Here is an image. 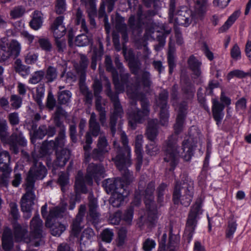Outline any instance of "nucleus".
<instances>
[{"instance_id": "obj_13", "label": "nucleus", "mask_w": 251, "mask_h": 251, "mask_svg": "<svg viewBox=\"0 0 251 251\" xmlns=\"http://www.w3.org/2000/svg\"><path fill=\"white\" fill-rule=\"evenodd\" d=\"M3 145H8L9 150L12 153L17 154L20 149L26 146L27 140L24 136L23 132L16 128L10 136H7L5 141L2 142Z\"/></svg>"}, {"instance_id": "obj_43", "label": "nucleus", "mask_w": 251, "mask_h": 251, "mask_svg": "<svg viewBox=\"0 0 251 251\" xmlns=\"http://www.w3.org/2000/svg\"><path fill=\"white\" fill-rule=\"evenodd\" d=\"M47 227H50L51 228V233L53 236H59L66 228V226L60 223H55L54 224H51L50 226H46Z\"/></svg>"}, {"instance_id": "obj_40", "label": "nucleus", "mask_w": 251, "mask_h": 251, "mask_svg": "<svg viewBox=\"0 0 251 251\" xmlns=\"http://www.w3.org/2000/svg\"><path fill=\"white\" fill-rule=\"evenodd\" d=\"M75 23L77 25H80V31L88 33V28L86 25L84 16L80 8L77 9L75 14Z\"/></svg>"}, {"instance_id": "obj_28", "label": "nucleus", "mask_w": 251, "mask_h": 251, "mask_svg": "<svg viewBox=\"0 0 251 251\" xmlns=\"http://www.w3.org/2000/svg\"><path fill=\"white\" fill-rule=\"evenodd\" d=\"M225 108V105L220 103L216 100H213L212 112L213 117L216 122V124L219 126L221 124L222 120L224 116L223 110Z\"/></svg>"}, {"instance_id": "obj_25", "label": "nucleus", "mask_w": 251, "mask_h": 251, "mask_svg": "<svg viewBox=\"0 0 251 251\" xmlns=\"http://www.w3.org/2000/svg\"><path fill=\"white\" fill-rule=\"evenodd\" d=\"M63 16H59L55 18L50 25V29L54 38L62 37L66 32V28L63 24Z\"/></svg>"}, {"instance_id": "obj_61", "label": "nucleus", "mask_w": 251, "mask_h": 251, "mask_svg": "<svg viewBox=\"0 0 251 251\" xmlns=\"http://www.w3.org/2000/svg\"><path fill=\"white\" fill-rule=\"evenodd\" d=\"M188 104L186 101H181L178 105V117L186 118L187 113Z\"/></svg>"}, {"instance_id": "obj_41", "label": "nucleus", "mask_w": 251, "mask_h": 251, "mask_svg": "<svg viewBox=\"0 0 251 251\" xmlns=\"http://www.w3.org/2000/svg\"><path fill=\"white\" fill-rule=\"evenodd\" d=\"M43 23L42 14L39 11H35L34 12L32 19L29 23L30 27L34 29L38 30L39 29Z\"/></svg>"}, {"instance_id": "obj_19", "label": "nucleus", "mask_w": 251, "mask_h": 251, "mask_svg": "<svg viewBox=\"0 0 251 251\" xmlns=\"http://www.w3.org/2000/svg\"><path fill=\"white\" fill-rule=\"evenodd\" d=\"M25 193L21 200V207L23 212L32 211L36 199L35 188L25 186Z\"/></svg>"}, {"instance_id": "obj_27", "label": "nucleus", "mask_w": 251, "mask_h": 251, "mask_svg": "<svg viewBox=\"0 0 251 251\" xmlns=\"http://www.w3.org/2000/svg\"><path fill=\"white\" fill-rule=\"evenodd\" d=\"M56 159L53 162L54 167H64L70 157V151L67 149H63L55 151Z\"/></svg>"}, {"instance_id": "obj_1", "label": "nucleus", "mask_w": 251, "mask_h": 251, "mask_svg": "<svg viewBox=\"0 0 251 251\" xmlns=\"http://www.w3.org/2000/svg\"><path fill=\"white\" fill-rule=\"evenodd\" d=\"M185 119L177 116L176 123L174 125L176 134L170 135L164 141L162 150L164 153V160L169 163L171 166L170 171L175 169L178 163L180 157L184 161H189L194 155V152L197 147V139L189 137L182 142V148L180 149L178 145L177 135L182 131Z\"/></svg>"}, {"instance_id": "obj_23", "label": "nucleus", "mask_w": 251, "mask_h": 251, "mask_svg": "<svg viewBox=\"0 0 251 251\" xmlns=\"http://www.w3.org/2000/svg\"><path fill=\"white\" fill-rule=\"evenodd\" d=\"M67 206L66 202H62L59 205L50 209L49 214L47 217L46 226H50L51 222L54 219L62 218L66 210Z\"/></svg>"}, {"instance_id": "obj_5", "label": "nucleus", "mask_w": 251, "mask_h": 251, "mask_svg": "<svg viewBox=\"0 0 251 251\" xmlns=\"http://www.w3.org/2000/svg\"><path fill=\"white\" fill-rule=\"evenodd\" d=\"M21 153L25 161L33 163L27 174L25 186L35 188L36 181L42 180L46 176L47 169L42 162L39 161V157L35 152H32L31 156L24 150H22Z\"/></svg>"}, {"instance_id": "obj_38", "label": "nucleus", "mask_w": 251, "mask_h": 251, "mask_svg": "<svg viewBox=\"0 0 251 251\" xmlns=\"http://www.w3.org/2000/svg\"><path fill=\"white\" fill-rule=\"evenodd\" d=\"M14 68L16 72L23 77H25L30 74V67L23 64L20 59H17L15 61Z\"/></svg>"}, {"instance_id": "obj_50", "label": "nucleus", "mask_w": 251, "mask_h": 251, "mask_svg": "<svg viewBox=\"0 0 251 251\" xmlns=\"http://www.w3.org/2000/svg\"><path fill=\"white\" fill-rule=\"evenodd\" d=\"M141 66L142 63L138 58L128 62V67L131 73L136 76H138V74L141 69Z\"/></svg>"}, {"instance_id": "obj_24", "label": "nucleus", "mask_w": 251, "mask_h": 251, "mask_svg": "<svg viewBox=\"0 0 251 251\" xmlns=\"http://www.w3.org/2000/svg\"><path fill=\"white\" fill-rule=\"evenodd\" d=\"M102 185L108 194H113L121 189L125 188L123 182L120 178L106 179L102 182Z\"/></svg>"}, {"instance_id": "obj_64", "label": "nucleus", "mask_w": 251, "mask_h": 251, "mask_svg": "<svg viewBox=\"0 0 251 251\" xmlns=\"http://www.w3.org/2000/svg\"><path fill=\"white\" fill-rule=\"evenodd\" d=\"M38 43L42 50L47 52L51 51L52 45L48 38H40Z\"/></svg>"}, {"instance_id": "obj_6", "label": "nucleus", "mask_w": 251, "mask_h": 251, "mask_svg": "<svg viewBox=\"0 0 251 251\" xmlns=\"http://www.w3.org/2000/svg\"><path fill=\"white\" fill-rule=\"evenodd\" d=\"M193 195L194 181L186 177L180 182L176 183L173 193V201L175 204L180 203L187 207L192 201Z\"/></svg>"}, {"instance_id": "obj_26", "label": "nucleus", "mask_w": 251, "mask_h": 251, "mask_svg": "<svg viewBox=\"0 0 251 251\" xmlns=\"http://www.w3.org/2000/svg\"><path fill=\"white\" fill-rule=\"evenodd\" d=\"M98 205L97 200L95 198H91L89 202V212L87 219L94 224H97L100 221V213L98 211Z\"/></svg>"}, {"instance_id": "obj_53", "label": "nucleus", "mask_w": 251, "mask_h": 251, "mask_svg": "<svg viewBox=\"0 0 251 251\" xmlns=\"http://www.w3.org/2000/svg\"><path fill=\"white\" fill-rule=\"evenodd\" d=\"M167 187V185L165 183H161L156 189L157 201L161 205L164 201V196Z\"/></svg>"}, {"instance_id": "obj_60", "label": "nucleus", "mask_w": 251, "mask_h": 251, "mask_svg": "<svg viewBox=\"0 0 251 251\" xmlns=\"http://www.w3.org/2000/svg\"><path fill=\"white\" fill-rule=\"evenodd\" d=\"M62 37L54 38V44L56 46L57 50L59 53L64 52L66 48V43L65 39H61Z\"/></svg>"}, {"instance_id": "obj_34", "label": "nucleus", "mask_w": 251, "mask_h": 251, "mask_svg": "<svg viewBox=\"0 0 251 251\" xmlns=\"http://www.w3.org/2000/svg\"><path fill=\"white\" fill-rule=\"evenodd\" d=\"M189 68L192 71L193 74L199 77L201 74V62L199 61L194 55L190 56L187 60Z\"/></svg>"}, {"instance_id": "obj_31", "label": "nucleus", "mask_w": 251, "mask_h": 251, "mask_svg": "<svg viewBox=\"0 0 251 251\" xmlns=\"http://www.w3.org/2000/svg\"><path fill=\"white\" fill-rule=\"evenodd\" d=\"M95 108L99 113V121L102 126H104L106 121V111L104 107L105 104L102 102V97L100 96H95Z\"/></svg>"}, {"instance_id": "obj_44", "label": "nucleus", "mask_w": 251, "mask_h": 251, "mask_svg": "<svg viewBox=\"0 0 251 251\" xmlns=\"http://www.w3.org/2000/svg\"><path fill=\"white\" fill-rule=\"evenodd\" d=\"M183 93L186 95L187 99H190L193 98L195 88L194 85L190 81H186L181 89Z\"/></svg>"}, {"instance_id": "obj_33", "label": "nucleus", "mask_w": 251, "mask_h": 251, "mask_svg": "<svg viewBox=\"0 0 251 251\" xmlns=\"http://www.w3.org/2000/svg\"><path fill=\"white\" fill-rule=\"evenodd\" d=\"M89 63V60L86 55L81 54L79 66L76 68V72L80 75L79 83H82L85 80L86 72Z\"/></svg>"}, {"instance_id": "obj_9", "label": "nucleus", "mask_w": 251, "mask_h": 251, "mask_svg": "<svg viewBox=\"0 0 251 251\" xmlns=\"http://www.w3.org/2000/svg\"><path fill=\"white\" fill-rule=\"evenodd\" d=\"M201 203L200 200H197L191 207L187 219L183 238L189 243L197 226L199 216L202 214Z\"/></svg>"}, {"instance_id": "obj_59", "label": "nucleus", "mask_w": 251, "mask_h": 251, "mask_svg": "<svg viewBox=\"0 0 251 251\" xmlns=\"http://www.w3.org/2000/svg\"><path fill=\"white\" fill-rule=\"evenodd\" d=\"M10 101L13 108L18 109L21 106L23 100L20 96L14 94L10 96Z\"/></svg>"}, {"instance_id": "obj_17", "label": "nucleus", "mask_w": 251, "mask_h": 251, "mask_svg": "<svg viewBox=\"0 0 251 251\" xmlns=\"http://www.w3.org/2000/svg\"><path fill=\"white\" fill-rule=\"evenodd\" d=\"M120 77L119 79L118 73L117 72L113 76V82L115 86L116 90L119 93L124 92L125 89V87L126 88V93H127V88L129 87H132L136 82V78L139 77L141 80L142 74L141 76H135V82L134 83L131 84L130 85H128L129 79L130 77V75L129 73H125V72H119Z\"/></svg>"}, {"instance_id": "obj_18", "label": "nucleus", "mask_w": 251, "mask_h": 251, "mask_svg": "<svg viewBox=\"0 0 251 251\" xmlns=\"http://www.w3.org/2000/svg\"><path fill=\"white\" fill-rule=\"evenodd\" d=\"M191 12L186 9H180L176 12L172 19H169L170 23H174L176 25H182L184 27L188 26L192 21Z\"/></svg>"}, {"instance_id": "obj_42", "label": "nucleus", "mask_w": 251, "mask_h": 251, "mask_svg": "<svg viewBox=\"0 0 251 251\" xmlns=\"http://www.w3.org/2000/svg\"><path fill=\"white\" fill-rule=\"evenodd\" d=\"M240 12L239 11H236L228 18L224 25L220 28L219 32H224L226 31L234 23L239 17Z\"/></svg>"}, {"instance_id": "obj_21", "label": "nucleus", "mask_w": 251, "mask_h": 251, "mask_svg": "<svg viewBox=\"0 0 251 251\" xmlns=\"http://www.w3.org/2000/svg\"><path fill=\"white\" fill-rule=\"evenodd\" d=\"M121 142L122 147L118 145L116 142H114V148L116 151V155L112 154L113 156H117L119 155L120 158H126L131 157V149L128 146V140L127 136L124 132L121 134Z\"/></svg>"}, {"instance_id": "obj_62", "label": "nucleus", "mask_w": 251, "mask_h": 251, "mask_svg": "<svg viewBox=\"0 0 251 251\" xmlns=\"http://www.w3.org/2000/svg\"><path fill=\"white\" fill-rule=\"evenodd\" d=\"M9 207L10 209V215L12 216L14 222H17V221L20 218V214L18 208V205L16 203L12 202L9 203Z\"/></svg>"}, {"instance_id": "obj_11", "label": "nucleus", "mask_w": 251, "mask_h": 251, "mask_svg": "<svg viewBox=\"0 0 251 251\" xmlns=\"http://www.w3.org/2000/svg\"><path fill=\"white\" fill-rule=\"evenodd\" d=\"M121 172L122 178H120L124 183L125 188L126 189L128 185L132 182L134 179L133 172L127 169L131 165V160L129 157L120 158L119 155L113 156L111 158Z\"/></svg>"}, {"instance_id": "obj_12", "label": "nucleus", "mask_w": 251, "mask_h": 251, "mask_svg": "<svg viewBox=\"0 0 251 251\" xmlns=\"http://www.w3.org/2000/svg\"><path fill=\"white\" fill-rule=\"evenodd\" d=\"M66 142V131L58 132L57 136L54 140L44 141L39 150L41 157L50 153L51 151H59L64 149Z\"/></svg>"}, {"instance_id": "obj_51", "label": "nucleus", "mask_w": 251, "mask_h": 251, "mask_svg": "<svg viewBox=\"0 0 251 251\" xmlns=\"http://www.w3.org/2000/svg\"><path fill=\"white\" fill-rule=\"evenodd\" d=\"M8 126L6 121L0 117V139L2 143L8 136Z\"/></svg>"}, {"instance_id": "obj_20", "label": "nucleus", "mask_w": 251, "mask_h": 251, "mask_svg": "<svg viewBox=\"0 0 251 251\" xmlns=\"http://www.w3.org/2000/svg\"><path fill=\"white\" fill-rule=\"evenodd\" d=\"M130 103L132 109L129 110L128 112L129 119L128 123L132 128L135 129L136 123H142L145 118L149 115L143 113V111L137 107L136 101H132Z\"/></svg>"}, {"instance_id": "obj_57", "label": "nucleus", "mask_w": 251, "mask_h": 251, "mask_svg": "<svg viewBox=\"0 0 251 251\" xmlns=\"http://www.w3.org/2000/svg\"><path fill=\"white\" fill-rule=\"evenodd\" d=\"M106 152L98 148L94 149L90 153L91 157L95 161H102Z\"/></svg>"}, {"instance_id": "obj_15", "label": "nucleus", "mask_w": 251, "mask_h": 251, "mask_svg": "<svg viewBox=\"0 0 251 251\" xmlns=\"http://www.w3.org/2000/svg\"><path fill=\"white\" fill-rule=\"evenodd\" d=\"M10 156L8 151H4L0 145V172L2 174L0 178V183L4 186L8 184V177L11 168L9 167Z\"/></svg>"}, {"instance_id": "obj_49", "label": "nucleus", "mask_w": 251, "mask_h": 251, "mask_svg": "<svg viewBox=\"0 0 251 251\" xmlns=\"http://www.w3.org/2000/svg\"><path fill=\"white\" fill-rule=\"evenodd\" d=\"M45 92V89L44 86L37 87L36 89V93L33 96L34 101L40 107L43 106L42 99L44 97Z\"/></svg>"}, {"instance_id": "obj_46", "label": "nucleus", "mask_w": 251, "mask_h": 251, "mask_svg": "<svg viewBox=\"0 0 251 251\" xmlns=\"http://www.w3.org/2000/svg\"><path fill=\"white\" fill-rule=\"evenodd\" d=\"M237 224L236 221L232 219L228 221L226 231V238L229 240L233 238V236L237 228Z\"/></svg>"}, {"instance_id": "obj_10", "label": "nucleus", "mask_w": 251, "mask_h": 251, "mask_svg": "<svg viewBox=\"0 0 251 251\" xmlns=\"http://www.w3.org/2000/svg\"><path fill=\"white\" fill-rule=\"evenodd\" d=\"M21 45L16 40L7 42L5 38L0 40V62H4L11 57L15 59L20 54Z\"/></svg>"}, {"instance_id": "obj_29", "label": "nucleus", "mask_w": 251, "mask_h": 251, "mask_svg": "<svg viewBox=\"0 0 251 251\" xmlns=\"http://www.w3.org/2000/svg\"><path fill=\"white\" fill-rule=\"evenodd\" d=\"M143 135H137L135 140V152L136 155V170L139 171L141 169L143 162L142 155V144Z\"/></svg>"}, {"instance_id": "obj_32", "label": "nucleus", "mask_w": 251, "mask_h": 251, "mask_svg": "<svg viewBox=\"0 0 251 251\" xmlns=\"http://www.w3.org/2000/svg\"><path fill=\"white\" fill-rule=\"evenodd\" d=\"M89 132L93 136L97 137L99 135H102L100 124L97 121V115L95 112L91 114L89 120Z\"/></svg>"}, {"instance_id": "obj_58", "label": "nucleus", "mask_w": 251, "mask_h": 251, "mask_svg": "<svg viewBox=\"0 0 251 251\" xmlns=\"http://www.w3.org/2000/svg\"><path fill=\"white\" fill-rule=\"evenodd\" d=\"M58 182L61 186L62 191L65 192L67 190V186L69 183L68 175L64 173H61L59 176Z\"/></svg>"}, {"instance_id": "obj_63", "label": "nucleus", "mask_w": 251, "mask_h": 251, "mask_svg": "<svg viewBox=\"0 0 251 251\" xmlns=\"http://www.w3.org/2000/svg\"><path fill=\"white\" fill-rule=\"evenodd\" d=\"M127 230L125 227L121 228L118 231V238L117 245L118 247L122 246L125 242L126 237Z\"/></svg>"}, {"instance_id": "obj_4", "label": "nucleus", "mask_w": 251, "mask_h": 251, "mask_svg": "<svg viewBox=\"0 0 251 251\" xmlns=\"http://www.w3.org/2000/svg\"><path fill=\"white\" fill-rule=\"evenodd\" d=\"M104 168L100 164L90 163L87 168V173L85 176L83 173L79 171L75 177V188L76 190L82 193L86 194L88 190L85 183L92 185L93 179L98 181L100 178L104 177Z\"/></svg>"}, {"instance_id": "obj_56", "label": "nucleus", "mask_w": 251, "mask_h": 251, "mask_svg": "<svg viewBox=\"0 0 251 251\" xmlns=\"http://www.w3.org/2000/svg\"><path fill=\"white\" fill-rule=\"evenodd\" d=\"M25 11V8L23 6H18L11 10L10 15L13 19L19 18L24 14Z\"/></svg>"}, {"instance_id": "obj_2", "label": "nucleus", "mask_w": 251, "mask_h": 251, "mask_svg": "<svg viewBox=\"0 0 251 251\" xmlns=\"http://www.w3.org/2000/svg\"><path fill=\"white\" fill-rule=\"evenodd\" d=\"M13 233L15 240L17 242L24 241L29 242L34 239L38 240L35 242L34 246L38 247L40 245L43 235V222L39 217L38 214L35 215L30 223V234L28 237V231L26 227H23L17 222L13 223Z\"/></svg>"}, {"instance_id": "obj_45", "label": "nucleus", "mask_w": 251, "mask_h": 251, "mask_svg": "<svg viewBox=\"0 0 251 251\" xmlns=\"http://www.w3.org/2000/svg\"><path fill=\"white\" fill-rule=\"evenodd\" d=\"M72 93L69 90L59 91L57 94V100L60 104H66L69 102Z\"/></svg>"}, {"instance_id": "obj_39", "label": "nucleus", "mask_w": 251, "mask_h": 251, "mask_svg": "<svg viewBox=\"0 0 251 251\" xmlns=\"http://www.w3.org/2000/svg\"><path fill=\"white\" fill-rule=\"evenodd\" d=\"M82 32L81 34L77 35L75 40L76 45L79 47L86 46L92 40V33L89 31L88 33H86L84 32Z\"/></svg>"}, {"instance_id": "obj_55", "label": "nucleus", "mask_w": 251, "mask_h": 251, "mask_svg": "<svg viewBox=\"0 0 251 251\" xmlns=\"http://www.w3.org/2000/svg\"><path fill=\"white\" fill-rule=\"evenodd\" d=\"M95 236V234L94 230L91 228H87L85 229L81 235V240H84L85 242L90 241L92 242Z\"/></svg>"}, {"instance_id": "obj_36", "label": "nucleus", "mask_w": 251, "mask_h": 251, "mask_svg": "<svg viewBox=\"0 0 251 251\" xmlns=\"http://www.w3.org/2000/svg\"><path fill=\"white\" fill-rule=\"evenodd\" d=\"M194 6L198 18L201 19L207 11V0H194Z\"/></svg>"}, {"instance_id": "obj_14", "label": "nucleus", "mask_w": 251, "mask_h": 251, "mask_svg": "<svg viewBox=\"0 0 251 251\" xmlns=\"http://www.w3.org/2000/svg\"><path fill=\"white\" fill-rule=\"evenodd\" d=\"M155 190V182H150L145 191V203L148 210V218L151 222H154L157 219V208L154 204V191Z\"/></svg>"}, {"instance_id": "obj_35", "label": "nucleus", "mask_w": 251, "mask_h": 251, "mask_svg": "<svg viewBox=\"0 0 251 251\" xmlns=\"http://www.w3.org/2000/svg\"><path fill=\"white\" fill-rule=\"evenodd\" d=\"M158 120L156 119H150L148 121L146 134L148 138L151 142L154 141L158 135Z\"/></svg>"}, {"instance_id": "obj_3", "label": "nucleus", "mask_w": 251, "mask_h": 251, "mask_svg": "<svg viewBox=\"0 0 251 251\" xmlns=\"http://www.w3.org/2000/svg\"><path fill=\"white\" fill-rule=\"evenodd\" d=\"M136 82L132 87L127 88V96L132 101L139 100L141 103V109L143 113L149 115L150 105L149 100L145 97L143 91L149 89L152 83L151 74L147 71L142 73L141 80L139 77L136 78Z\"/></svg>"}, {"instance_id": "obj_54", "label": "nucleus", "mask_w": 251, "mask_h": 251, "mask_svg": "<svg viewBox=\"0 0 251 251\" xmlns=\"http://www.w3.org/2000/svg\"><path fill=\"white\" fill-rule=\"evenodd\" d=\"M114 233L112 230L106 228L100 233V237L102 241L107 243H110L113 238Z\"/></svg>"}, {"instance_id": "obj_7", "label": "nucleus", "mask_w": 251, "mask_h": 251, "mask_svg": "<svg viewBox=\"0 0 251 251\" xmlns=\"http://www.w3.org/2000/svg\"><path fill=\"white\" fill-rule=\"evenodd\" d=\"M106 88L105 93L110 98L113 107V109L110 112L109 120V126L113 137L116 132L117 124H121V119L124 116V112L119 99L118 94L112 91L109 82L106 83Z\"/></svg>"}, {"instance_id": "obj_16", "label": "nucleus", "mask_w": 251, "mask_h": 251, "mask_svg": "<svg viewBox=\"0 0 251 251\" xmlns=\"http://www.w3.org/2000/svg\"><path fill=\"white\" fill-rule=\"evenodd\" d=\"M169 92L166 89H163L159 94L157 104L160 107V123L162 126H167L168 123L169 113L168 99Z\"/></svg>"}, {"instance_id": "obj_48", "label": "nucleus", "mask_w": 251, "mask_h": 251, "mask_svg": "<svg viewBox=\"0 0 251 251\" xmlns=\"http://www.w3.org/2000/svg\"><path fill=\"white\" fill-rule=\"evenodd\" d=\"M45 76V71L39 70L35 72L28 80V83L32 84H36L41 82Z\"/></svg>"}, {"instance_id": "obj_8", "label": "nucleus", "mask_w": 251, "mask_h": 251, "mask_svg": "<svg viewBox=\"0 0 251 251\" xmlns=\"http://www.w3.org/2000/svg\"><path fill=\"white\" fill-rule=\"evenodd\" d=\"M158 9H153L145 10L140 6L137 11L138 20H135L134 15L131 16L128 21L129 28L132 30L133 34L139 35L142 32V26L144 24L151 23L153 17L157 13Z\"/></svg>"}, {"instance_id": "obj_30", "label": "nucleus", "mask_w": 251, "mask_h": 251, "mask_svg": "<svg viewBox=\"0 0 251 251\" xmlns=\"http://www.w3.org/2000/svg\"><path fill=\"white\" fill-rule=\"evenodd\" d=\"M128 193L126 188L121 189L118 191L113 193L110 199L109 203L115 207H119L124 203L125 197Z\"/></svg>"}, {"instance_id": "obj_47", "label": "nucleus", "mask_w": 251, "mask_h": 251, "mask_svg": "<svg viewBox=\"0 0 251 251\" xmlns=\"http://www.w3.org/2000/svg\"><path fill=\"white\" fill-rule=\"evenodd\" d=\"M97 148L106 153L109 152L110 148L105 135H103L99 136L98 140Z\"/></svg>"}, {"instance_id": "obj_52", "label": "nucleus", "mask_w": 251, "mask_h": 251, "mask_svg": "<svg viewBox=\"0 0 251 251\" xmlns=\"http://www.w3.org/2000/svg\"><path fill=\"white\" fill-rule=\"evenodd\" d=\"M85 6L88 17L97 16L96 4L94 0H87L86 1Z\"/></svg>"}, {"instance_id": "obj_22", "label": "nucleus", "mask_w": 251, "mask_h": 251, "mask_svg": "<svg viewBox=\"0 0 251 251\" xmlns=\"http://www.w3.org/2000/svg\"><path fill=\"white\" fill-rule=\"evenodd\" d=\"M85 205L83 204L80 205L79 208L78 212L75 218L73 221V223L71 225L72 234L75 237L78 236L83 227L82 222L83 217L85 214Z\"/></svg>"}, {"instance_id": "obj_37", "label": "nucleus", "mask_w": 251, "mask_h": 251, "mask_svg": "<svg viewBox=\"0 0 251 251\" xmlns=\"http://www.w3.org/2000/svg\"><path fill=\"white\" fill-rule=\"evenodd\" d=\"M58 71L56 68L49 66L45 72V79L46 83H50L54 81L57 78Z\"/></svg>"}]
</instances>
